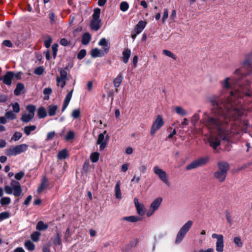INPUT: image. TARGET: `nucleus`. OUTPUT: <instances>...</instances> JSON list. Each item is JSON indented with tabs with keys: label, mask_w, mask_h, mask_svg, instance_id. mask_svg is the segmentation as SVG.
Instances as JSON below:
<instances>
[{
	"label": "nucleus",
	"mask_w": 252,
	"mask_h": 252,
	"mask_svg": "<svg viewBox=\"0 0 252 252\" xmlns=\"http://www.w3.org/2000/svg\"><path fill=\"white\" fill-rule=\"evenodd\" d=\"M252 60V51L246 55L242 67L235 70L234 74L237 77L235 82L237 86L233 87L231 84L230 81L233 80L231 77L220 81L221 87L220 95L209 98L212 105L210 113L205 112L202 116V124L223 140L228 141L232 133H238L234 130L233 122L243 114V104L250 100L248 109L252 111V91L249 89L251 82L248 80L240 82L246 76L244 71L251 67Z\"/></svg>",
	"instance_id": "obj_1"
},
{
	"label": "nucleus",
	"mask_w": 252,
	"mask_h": 252,
	"mask_svg": "<svg viewBox=\"0 0 252 252\" xmlns=\"http://www.w3.org/2000/svg\"><path fill=\"white\" fill-rule=\"evenodd\" d=\"M11 187L5 186L4 190L7 194H11L12 193L15 196H19L22 193V189L20 183L15 180L12 181Z\"/></svg>",
	"instance_id": "obj_2"
},
{
	"label": "nucleus",
	"mask_w": 252,
	"mask_h": 252,
	"mask_svg": "<svg viewBox=\"0 0 252 252\" xmlns=\"http://www.w3.org/2000/svg\"><path fill=\"white\" fill-rule=\"evenodd\" d=\"M192 223L193 222L192 221L188 220L180 228L176 236L175 240L176 244L180 243L182 241L186 234L191 227Z\"/></svg>",
	"instance_id": "obj_3"
},
{
	"label": "nucleus",
	"mask_w": 252,
	"mask_h": 252,
	"mask_svg": "<svg viewBox=\"0 0 252 252\" xmlns=\"http://www.w3.org/2000/svg\"><path fill=\"white\" fill-rule=\"evenodd\" d=\"M100 9L96 8L94 9L91 21L90 26L92 30L97 31L100 28L101 20L99 19Z\"/></svg>",
	"instance_id": "obj_4"
},
{
	"label": "nucleus",
	"mask_w": 252,
	"mask_h": 252,
	"mask_svg": "<svg viewBox=\"0 0 252 252\" xmlns=\"http://www.w3.org/2000/svg\"><path fill=\"white\" fill-rule=\"evenodd\" d=\"M28 149V145L22 144L15 146H11L6 149L5 153L8 156H16L25 151Z\"/></svg>",
	"instance_id": "obj_5"
},
{
	"label": "nucleus",
	"mask_w": 252,
	"mask_h": 252,
	"mask_svg": "<svg viewBox=\"0 0 252 252\" xmlns=\"http://www.w3.org/2000/svg\"><path fill=\"white\" fill-rule=\"evenodd\" d=\"M209 158L208 157L199 158L187 165L186 169L189 170L205 165L209 161Z\"/></svg>",
	"instance_id": "obj_6"
},
{
	"label": "nucleus",
	"mask_w": 252,
	"mask_h": 252,
	"mask_svg": "<svg viewBox=\"0 0 252 252\" xmlns=\"http://www.w3.org/2000/svg\"><path fill=\"white\" fill-rule=\"evenodd\" d=\"M153 170L155 174L158 176V178L161 181H162L167 186H169L170 185V182L168 179V176L165 171L160 169L158 166H155Z\"/></svg>",
	"instance_id": "obj_7"
},
{
	"label": "nucleus",
	"mask_w": 252,
	"mask_h": 252,
	"mask_svg": "<svg viewBox=\"0 0 252 252\" xmlns=\"http://www.w3.org/2000/svg\"><path fill=\"white\" fill-rule=\"evenodd\" d=\"M60 76L56 78L57 85L63 88L66 85L67 80V72L65 69L60 68Z\"/></svg>",
	"instance_id": "obj_8"
},
{
	"label": "nucleus",
	"mask_w": 252,
	"mask_h": 252,
	"mask_svg": "<svg viewBox=\"0 0 252 252\" xmlns=\"http://www.w3.org/2000/svg\"><path fill=\"white\" fill-rule=\"evenodd\" d=\"M164 125V122L162 120V117L158 115L157 116L156 120L153 123L150 131V133L152 135L155 134L157 130L161 127Z\"/></svg>",
	"instance_id": "obj_9"
},
{
	"label": "nucleus",
	"mask_w": 252,
	"mask_h": 252,
	"mask_svg": "<svg viewBox=\"0 0 252 252\" xmlns=\"http://www.w3.org/2000/svg\"><path fill=\"white\" fill-rule=\"evenodd\" d=\"M212 237L214 239H217L216 242V251L218 252H223L224 247L223 236L221 234L213 233Z\"/></svg>",
	"instance_id": "obj_10"
},
{
	"label": "nucleus",
	"mask_w": 252,
	"mask_h": 252,
	"mask_svg": "<svg viewBox=\"0 0 252 252\" xmlns=\"http://www.w3.org/2000/svg\"><path fill=\"white\" fill-rule=\"evenodd\" d=\"M107 133L106 130H104L103 133H100L98 135V138L96 141V143L98 145H100L99 150L102 151L106 146L109 139V136L108 134L106 135L105 137L104 135Z\"/></svg>",
	"instance_id": "obj_11"
},
{
	"label": "nucleus",
	"mask_w": 252,
	"mask_h": 252,
	"mask_svg": "<svg viewBox=\"0 0 252 252\" xmlns=\"http://www.w3.org/2000/svg\"><path fill=\"white\" fill-rule=\"evenodd\" d=\"M13 77L14 73L12 71H7L2 77L0 78V80H2L4 84L10 85Z\"/></svg>",
	"instance_id": "obj_12"
},
{
	"label": "nucleus",
	"mask_w": 252,
	"mask_h": 252,
	"mask_svg": "<svg viewBox=\"0 0 252 252\" xmlns=\"http://www.w3.org/2000/svg\"><path fill=\"white\" fill-rule=\"evenodd\" d=\"M208 141L211 147H212L214 149H216L218 146H219L220 144V139L215 135L211 136L209 139Z\"/></svg>",
	"instance_id": "obj_13"
},
{
	"label": "nucleus",
	"mask_w": 252,
	"mask_h": 252,
	"mask_svg": "<svg viewBox=\"0 0 252 252\" xmlns=\"http://www.w3.org/2000/svg\"><path fill=\"white\" fill-rule=\"evenodd\" d=\"M218 171L220 172H224V173H227L228 170L230 169V166L228 162L226 161H220L218 163Z\"/></svg>",
	"instance_id": "obj_14"
},
{
	"label": "nucleus",
	"mask_w": 252,
	"mask_h": 252,
	"mask_svg": "<svg viewBox=\"0 0 252 252\" xmlns=\"http://www.w3.org/2000/svg\"><path fill=\"white\" fill-rule=\"evenodd\" d=\"M227 173L224 172L216 171L214 174V177L218 180L219 182L222 183L224 182L226 179Z\"/></svg>",
	"instance_id": "obj_15"
},
{
	"label": "nucleus",
	"mask_w": 252,
	"mask_h": 252,
	"mask_svg": "<svg viewBox=\"0 0 252 252\" xmlns=\"http://www.w3.org/2000/svg\"><path fill=\"white\" fill-rule=\"evenodd\" d=\"M131 55V51L128 48H125L122 52V59L124 63H127Z\"/></svg>",
	"instance_id": "obj_16"
},
{
	"label": "nucleus",
	"mask_w": 252,
	"mask_h": 252,
	"mask_svg": "<svg viewBox=\"0 0 252 252\" xmlns=\"http://www.w3.org/2000/svg\"><path fill=\"white\" fill-rule=\"evenodd\" d=\"M146 24L147 23L145 21L140 20L135 26V32L136 33H140L145 28Z\"/></svg>",
	"instance_id": "obj_17"
},
{
	"label": "nucleus",
	"mask_w": 252,
	"mask_h": 252,
	"mask_svg": "<svg viewBox=\"0 0 252 252\" xmlns=\"http://www.w3.org/2000/svg\"><path fill=\"white\" fill-rule=\"evenodd\" d=\"M98 45L103 47V55H105L108 52L110 46L108 45L106 39L105 38H102L98 42Z\"/></svg>",
	"instance_id": "obj_18"
},
{
	"label": "nucleus",
	"mask_w": 252,
	"mask_h": 252,
	"mask_svg": "<svg viewBox=\"0 0 252 252\" xmlns=\"http://www.w3.org/2000/svg\"><path fill=\"white\" fill-rule=\"evenodd\" d=\"M122 220H126L129 222H135L142 220V218L139 216H131L129 217H123Z\"/></svg>",
	"instance_id": "obj_19"
},
{
	"label": "nucleus",
	"mask_w": 252,
	"mask_h": 252,
	"mask_svg": "<svg viewBox=\"0 0 252 252\" xmlns=\"http://www.w3.org/2000/svg\"><path fill=\"white\" fill-rule=\"evenodd\" d=\"M48 186V181L45 177H44L41 181L40 186L38 188L37 191L38 192L42 191Z\"/></svg>",
	"instance_id": "obj_20"
},
{
	"label": "nucleus",
	"mask_w": 252,
	"mask_h": 252,
	"mask_svg": "<svg viewBox=\"0 0 252 252\" xmlns=\"http://www.w3.org/2000/svg\"><path fill=\"white\" fill-rule=\"evenodd\" d=\"M34 118V116L30 114L24 113L22 114L21 117V121L25 123H28L32 121V120Z\"/></svg>",
	"instance_id": "obj_21"
},
{
	"label": "nucleus",
	"mask_w": 252,
	"mask_h": 252,
	"mask_svg": "<svg viewBox=\"0 0 252 252\" xmlns=\"http://www.w3.org/2000/svg\"><path fill=\"white\" fill-rule=\"evenodd\" d=\"M58 107L56 105H50L48 107V112L50 116H55L56 114Z\"/></svg>",
	"instance_id": "obj_22"
},
{
	"label": "nucleus",
	"mask_w": 252,
	"mask_h": 252,
	"mask_svg": "<svg viewBox=\"0 0 252 252\" xmlns=\"http://www.w3.org/2000/svg\"><path fill=\"white\" fill-rule=\"evenodd\" d=\"M123 80V76L122 73H120L116 78L114 79L113 83L115 87L118 88L121 85Z\"/></svg>",
	"instance_id": "obj_23"
},
{
	"label": "nucleus",
	"mask_w": 252,
	"mask_h": 252,
	"mask_svg": "<svg viewBox=\"0 0 252 252\" xmlns=\"http://www.w3.org/2000/svg\"><path fill=\"white\" fill-rule=\"evenodd\" d=\"M44 39V45L45 47L48 48L50 47L52 42V38L49 35H45L43 36Z\"/></svg>",
	"instance_id": "obj_24"
},
{
	"label": "nucleus",
	"mask_w": 252,
	"mask_h": 252,
	"mask_svg": "<svg viewBox=\"0 0 252 252\" xmlns=\"http://www.w3.org/2000/svg\"><path fill=\"white\" fill-rule=\"evenodd\" d=\"M91 39V35L88 32L84 33L82 37V44L83 45H87Z\"/></svg>",
	"instance_id": "obj_25"
},
{
	"label": "nucleus",
	"mask_w": 252,
	"mask_h": 252,
	"mask_svg": "<svg viewBox=\"0 0 252 252\" xmlns=\"http://www.w3.org/2000/svg\"><path fill=\"white\" fill-rule=\"evenodd\" d=\"M47 115V112L44 107H40L37 109V116L39 119L44 118Z\"/></svg>",
	"instance_id": "obj_26"
},
{
	"label": "nucleus",
	"mask_w": 252,
	"mask_h": 252,
	"mask_svg": "<svg viewBox=\"0 0 252 252\" xmlns=\"http://www.w3.org/2000/svg\"><path fill=\"white\" fill-rule=\"evenodd\" d=\"M103 54L104 52L101 53L100 50L96 48L92 49L91 52V55L93 58L101 57L104 55Z\"/></svg>",
	"instance_id": "obj_27"
},
{
	"label": "nucleus",
	"mask_w": 252,
	"mask_h": 252,
	"mask_svg": "<svg viewBox=\"0 0 252 252\" xmlns=\"http://www.w3.org/2000/svg\"><path fill=\"white\" fill-rule=\"evenodd\" d=\"M52 240L55 246H61L62 244L61 237L59 232L56 233V236L52 238Z\"/></svg>",
	"instance_id": "obj_28"
},
{
	"label": "nucleus",
	"mask_w": 252,
	"mask_h": 252,
	"mask_svg": "<svg viewBox=\"0 0 252 252\" xmlns=\"http://www.w3.org/2000/svg\"><path fill=\"white\" fill-rule=\"evenodd\" d=\"M115 195L117 198H121V192L120 189V181H118L115 187Z\"/></svg>",
	"instance_id": "obj_29"
},
{
	"label": "nucleus",
	"mask_w": 252,
	"mask_h": 252,
	"mask_svg": "<svg viewBox=\"0 0 252 252\" xmlns=\"http://www.w3.org/2000/svg\"><path fill=\"white\" fill-rule=\"evenodd\" d=\"M24 86L22 83H18L14 90V93L16 95H19L21 94L22 91L24 89Z\"/></svg>",
	"instance_id": "obj_30"
},
{
	"label": "nucleus",
	"mask_w": 252,
	"mask_h": 252,
	"mask_svg": "<svg viewBox=\"0 0 252 252\" xmlns=\"http://www.w3.org/2000/svg\"><path fill=\"white\" fill-rule=\"evenodd\" d=\"M175 111L177 114L182 116H186L188 114L187 112L181 106H176L175 107Z\"/></svg>",
	"instance_id": "obj_31"
},
{
	"label": "nucleus",
	"mask_w": 252,
	"mask_h": 252,
	"mask_svg": "<svg viewBox=\"0 0 252 252\" xmlns=\"http://www.w3.org/2000/svg\"><path fill=\"white\" fill-rule=\"evenodd\" d=\"M36 126L34 125L26 126L24 128V132L27 135L31 134V131L34 130L36 129Z\"/></svg>",
	"instance_id": "obj_32"
},
{
	"label": "nucleus",
	"mask_w": 252,
	"mask_h": 252,
	"mask_svg": "<svg viewBox=\"0 0 252 252\" xmlns=\"http://www.w3.org/2000/svg\"><path fill=\"white\" fill-rule=\"evenodd\" d=\"M68 157L67 151L66 149H63L60 151L58 154L57 157L60 159H65Z\"/></svg>",
	"instance_id": "obj_33"
},
{
	"label": "nucleus",
	"mask_w": 252,
	"mask_h": 252,
	"mask_svg": "<svg viewBox=\"0 0 252 252\" xmlns=\"http://www.w3.org/2000/svg\"><path fill=\"white\" fill-rule=\"evenodd\" d=\"M24 246L25 248L29 251H32L35 249L34 244L30 240H27L25 242Z\"/></svg>",
	"instance_id": "obj_34"
},
{
	"label": "nucleus",
	"mask_w": 252,
	"mask_h": 252,
	"mask_svg": "<svg viewBox=\"0 0 252 252\" xmlns=\"http://www.w3.org/2000/svg\"><path fill=\"white\" fill-rule=\"evenodd\" d=\"M26 109L28 111L29 113L34 116L35 112L36 111V107L33 105H28Z\"/></svg>",
	"instance_id": "obj_35"
},
{
	"label": "nucleus",
	"mask_w": 252,
	"mask_h": 252,
	"mask_svg": "<svg viewBox=\"0 0 252 252\" xmlns=\"http://www.w3.org/2000/svg\"><path fill=\"white\" fill-rule=\"evenodd\" d=\"M48 225L44 223L42 221H39L36 226V229L38 230H44L47 229Z\"/></svg>",
	"instance_id": "obj_36"
},
{
	"label": "nucleus",
	"mask_w": 252,
	"mask_h": 252,
	"mask_svg": "<svg viewBox=\"0 0 252 252\" xmlns=\"http://www.w3.org/2000/svg\"><path fill=\"white\" fill-rule=\"evenodd\" d=\"M5 117L9 120H14L16 118V115L12 111H9L5 113Z\"/></svg>",
	"instance_id": "obj_37"
},
{
	"label": "nucleus",
	"mask_w": 252,
	"mask_h": 252,
	"mask_svg": "<svg viewBox=\"0 0 252 252\" xmlns=\"http://www.w3.org/2000/svg\"><path fill=\"white\" fill-rule=\"evenodd\" d=\"M99 154L97 152H94L91 154L90 158L92 162H96L98 160Z\"/></svg>",
	"instance_id": "obj_38"
},
{
	"label": "nucleus",
	"mask_w": 252,
	"mask_h": 252,
	"mask_svg": "<svg viewBox=\"0 0 252 252\" xmlns=\"http://www.w3.org/2000/svg\"><path fill=\"white\" fill-rule=\"evenodd\" d=\"M129 5L126 1H122L120 5V10L123 12H125L128 10Z\"/></svg>",
	"instance_id": "obj_39"
},
{
	"label": "nucleus",
	"mask_w": 252,
	"mask_h": 252,
	"mask_svg": "<svg viewBox=\"0 0 252 252\" xmlns=\"http://www.w3.org/2000/svg\"><path fill=\"white\" fill-rule=\"evenodd\" d=\"M137 213L139 215L142 216L145 213L146 209L144 206H136Z\"/></svg>",
	"instance_id": "obj_40"
},
{
	"label": "nucleus",
	"mask_w": 252,
	"mask_h": 252,
	"mask_svg": "<svg viewBox=\"0 0 252 252\" xmlns=\"http://www.w3.org/2000/svg\"><path fill=\"white\" fill-rule=\"evenodd\" d=\"M40 236V233L38 231H35L31 234V237L32 240L34 242H37L38 241L39 237Z\"/></svg>",
	"instance_id": "obj_41"
},
{
	"label": "nucleus",
	"mask_w": 252,
	"mask_h": 252,
	"mask_svg": "<svg viewBox=\"0 0 252 252\" xmlns=\"http://www.w3.org/2000/svg\"><path fill=\"white\" fill-rule=\"evenodd\" d=\"M158 206H151L150 208L146 214L147 217L151 216L154 213V212L158 209Z\"/></svg>",
	"instance_id": "obj_42"
},
{
	"label": "nucleus",
	"mask_w": 252,
	"mask_h": 252,
	"mask_svg": "<svg viewBox=\"0 0 252 252\" xmlns=\"http://www.w3.org/2000/svg\"><path fill=\"white\" fill-rule=\"evenodd\" d=\"M234 243L238 247L241 248L243 246V243L242 241L241 238L240 237H235L233 240Z\"/></svg>",
	"instance_id": "obj_43"
},
{
	"label": "nucleus",
	"mask_w": 252,
	"mask_h": 252,
	"mask_svg": "<svg viewBox=\"0 0 252 252\" xmlns=\"http://www.w3.org/2000/svg\"><path fill=\"white\" fill-rule=\"evenodd\" d=\"M80 116V111L79 109H74L71 113V117L74 119L78 118Z\"/></svg>",
	"instance_id": "obj_44"
},
{
	"label": "nucleus",
	"mask_w": 252,
	"mask_h": 252,
	"mask_svg": "<svg viewBox=\"0 0 252 252\" xmlns=\"http://www.w3.org/2000/svg\"><path fill=\"white\" fill-rule=\"evenodd\" d=\"M73 90H72L70 92H69L65 96V97L64 98V103H67L69 104V102L71 99V97H72V93H73Z\"/></svg>",
	"instance_id": "obj_45"
},
{
	"label": "nucleus",
	"mask_w": 252,
	"mask_h": 252,
	"mask_svg": "<svg viewBox=\"0 0 252 252\" xmlns=\"http://www.w3.org/2000/svg\"><path fill=\"white\" fill-rule=\"evenodd\" d=\"M199 115L197 113L194 114L192 117H191V122L193 125H195L196 123L199 120Z\"/></svg>",
	"instance_id": "obj_46"
},
{
	"label": "nucleus",
	"mask_w": 252,
	"mask_h": 252,
	"mask_svg": "<svg viewBox=\"0 0 252 252\" xmlns=\"http://www.w3.org/2000/svg\"><path fill=\"white\" fill-rule=\"evenodd\" d=\"M22 133L20 132H15L13 135L11 139L15 141H16L18 140L19 139H20L22 137Z\"/></svg>",
	"instance_id": "obj_47"
},
{
	"label": "nucleus",
	"mask_w": 252,
	"mask_h": 252,
	"mask_svg": "<svg viewBox=\"0 0 252 252\" xmlns=\"http://www.w3.org/2000/svg\"><path fill=\"white\" fill-rule=\"evenodd\" d=\"M10 217V214L8 212H4L0 213V221L8 219Z\"/></svg>",
	"instance_id": "obj_48"
},
{
	"label": "nucleus",
	"mask_w": 252,
	"mask_h": 252,
	"mask_svg": "<svg viewBox=\"0 0 252 252\" xmlns=\"http://www.w3.org/2000/svg\"><path fill=\"white\" fill-rule=\"evenodd\" d=\"M55 18L56 16L54 12L50 10L49 13V18L51 24H53L55 22Z\"/></svg>",
	"instance_id": "obj_49"
},
{
	"label": "nucleus",
	"mask_w": 252,
	"mask_h": 252,
	"mask_svg": "<svg viewBox=\"0 0 252 252\" xmlns=\"http://www.w3.org/2000/svg\"><path fill=\"white\" fill-rule=\"evenodd\" d=\"M162 52L163 54L165 56L170 57L173 59H176V57L175 55L171 51L167 50H163Z\"/></svg>",
	"instance_id": "obj_50"
},
{
	"label": "nucleus",
	"mask_w": 252,
	"mask_h": 252,
	"mask_svg": "<svg viewBox=\"0 0 252 252\" xmlns=\"http://www.w3.org/2000/svg\"><path fill=\"white\" fill-rule=\"evenodd\" d=\"M86 55V51L85 49L81 50L77 55V58L79 60L83 59Z\"/></svg>",
	"instance_id": "obj_51"
},
{
	"label": "nucleus",
	"mask_w": 252,
	"mask_h": 252,
	"mask_svg": "<svg viewBox=\"0 0 252 252\" xmlns=\"http://www.w3.org/2000/svg\"><path fill=\"white\" fill-rule=\"evenodd\" d=\"M44 70V68L42 66H39L35 69L34 73L35 74L41 75L43 74Z\"/></svg>",
	"instance_id": "obj_52"
},
{
	"label": "nucleus",
	"mask_w": 252,
	"mask_h": 252,
	"mask_svg": "<svg viewBox=\"0 0 252 252\" xmlns=\"http://www.w3.org/2000/svg\"><path fill=\"white\" fill-rule=\"evenodd\" d=\"M74 137V133L73 131H69L65 136V139L67 141L73 139Z\"/></svg>",
	"instance_id": "obj_53"
},
{
	"label": "nucleus",
	"mask_w": 252,
	"mask_h": 252,
	"mask_svg": "<svg viewBox=\"0 0 252 252\" xmlns=\"http://www.w3.org/2000/svg\"><path fill=\"white\" fill-rule=\"evenodd\" d=\"M10 203L9 197H5L1 199V205H7Z\"/></svg>",
	"instance_id": "obj_54"
},
{
	"label": "nucleus",
	"mask_w": 252,
	"mask_h": 252,
	"mask_svg": "<svg viewBox=\"0 0 252 252\" xmlns=\"http://www.w3.org/2000/svg\"><path fill=\"white\" fill-rule=\"evenodd\" d=\"M12 109L14 112L18 113L20 111V106L19 104L17 102H15L12 104Z\"/></svg>",
	"instance_id": "obj_55"
},
{
	"label": "nucleus",
	"mask_w": 252,
	"mask_h": 252,
	"mask_svg": "<svg viewBox=\"0 0 252 252\" xmlns=\"http://www.w3.org/2000/svg\"><path fill=\"white\" fill-rule=\"evenodd\" d=\"M25 173L23 171H20L15 175V178L17 180H20L24 176Z\"/></svg>",
	"instance_id": "obj_56"
},
{
	"label": "nucleus",
	"mask_w": 252,
	"mask_h": 252,
	"mask_svg": "<svg viewBox=\"0 0 252 252\" xmlns=\"http://www.w3.org/2000/svg\"><path fill=\"white\" fill-rule=\"evenodd\" d=\"M162 200V198L160 197L155 199L151 205H160Z\"/></svg>",
	"instance_id": "obj_57"
},
{
	"label": "nucleus",
	"mask_w": 252,
	"mask_h": 252,
	"mask_svg": "<svg viewBox=\"0 0 252 252\" xmlns=\"http://www.w3.org/2000/svg\"><path fill=\"white\" fill-rule=\"evenodd\" d=\"M60 43L63 46H67L69 44V41L66 38H63L61 39Z\"/></svg>",
	"instance_id": "obj_58"
},
{
	"label": "nucleus",
	"mask_w": 252,
	"mask_h": 252,
	"mask_svg": "<svg viewBox=\"0 0 252 252\" xmlns=\"http://www.w3.org/2000/svg\"><path fill=\"white\" fill-rule=\"evenodd\" d=\"M55 136V131H51L49 133H48L47 137L46 139V141H49L53 139V138Z\"/></svg>",
	"instance_id": "obj_59"
},
{
	"label": "nucleus",
	"mask_w": 252,
	"mask_h": 252,
	"mask_svg": "<svg viewBox=\"0 0 252 252\" xmlns=\"http://www.w3.org/2000/svg\"><path fill=\"white\" fill-rule=\"evenodd\" d=\"M168 16V11L167 9H164L163 15L162 17V22L164 23L166 19L167 18Z\"/></svg>",
	"instance_id": "obj_60"
},
{
	"label": "nucleus",
	"mask_w": 252,
	"mask_h": 252,
	"mask_svg": "<svg viewBox=\"0 0 252 252\" xmlns=\"http://www.w3.org/2000/svg\"><path fill=\"white\" fill-rule=\"evenodd\" d=\"M2 44L8 47H12V44L10 40H5L2 42Z\"/></svg>",
	"instance_id": "obj_61"
},
{
	"label": "nucleus",
	"mask_w": 252,
	"mask_h": 252,
	"mask_svg": "<svg viewBox=\"0 0 252 252\" xmlns=\"http://www.w3.org/2000/svg\"><path fill=\"white\" fill-rule=\"evenodd\" d=\"M52 92V90L50 88H45L43 90V94L45 95H49Z\"/></svg>",
	"instance_id": "obj_62"
},
{
	"label": "nucleus",
	"mask_w": 252,
	"mask_h": 252,
	"mask_svg": "<svg viewBox=\"0 0 252 252\" xmlns=\"http://www.w3.org/2000/svg\"><path fill=\"white\" fill-rule=\"evenodd\" d=\"M7 96L4 94H0V102H5L7 101Z\"/></svg>",
	"instance_id": "obj_63"
},
{
	"label": "nucleus",
	"mask_w": 252,
	"mask_h": 252,
	"mask_svg": "<svg viewBox=\"0 0 252 252\" xmlns=\"http://www.w3.org/2000/svg\"><path fill=\"white\" fill-rule=\"evenodd\" d=\"M32 199V196L31 195H29L24 201V205H28L31 201Z\"/></svg>",
	"instance_id": "obj_64"
}]
</instances>
